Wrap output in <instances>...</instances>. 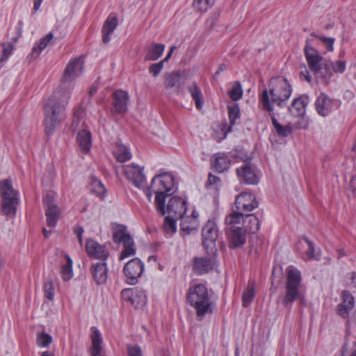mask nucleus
Here are the masks:
<instances>
[{"label":"nucleus","mask_w":356,"mask_h":356,"mask_svg":"<svg viewBox=\"0 0 356 356\" xmlns=\"http://www.w3.org/2000/svg\"><path fill=\"white\" fill-rule=\"evenodd\" d=\"M70 98V92L59 90L44 101V124L46 134H53L56 127L65 118V108Z\"/></svg>","instance_id":"nucleus-2"},{"label":"nucleus","mask_w":356,"mask_h":356,"mask_svg":"<svg viewBox=\"0 0 356 356\" xmlns=\"http://www.w3.org/2000/svg\"><path fill=\"white\" fill-rule=\"evenodd\" d=\"M66 263L60 267V273L63 281H69L73 277V261L68 254H65Z\"/></svg>","instance_id":"nucleus-32"},{"label":"nucleus","mask_w":356,"mask_h":356,"mask_svg":"<svg viewBox=\"0 0 356 356\" xmlns=\"http://www.w3.org/2000/svg\"><path fill=\"white\" fill-rule=\"evenodd\" d=\"M311 35L319 40L323 45L326 48L327 51L332 52L334 51V44L335 42L334 38L326 37L324 35L316 34L314 33H312Z\"/></svg>","instance_id":"nucleus-42"},{"label":"nucleus","mask_w":356,"mask_h":356,"mask_svg":"<svg viewBox=\"0 0 356 356\" xmlns=\"http://www.w3.org/2000/svg\"><path fill=\"white\" fill-rule=\"evenodd\" d=\"M122 299L130 302L135 307L144 305L147 301V296L145 291L138 288L123 289L121 292Z\"/></svg>","instance_id":"nucleus-15"},{"label":"nucleus","mask_w":356,"mask_h":356,"mask_svg":"<svg viewBox=\"0 0 356 356\" xmlns=\"http://www.w3.org/2000/svg\"><path fill=\"white\" fill-rule=\"evenodd\" d=\"M83 228L80 226H76L74 229V232L76 235L79 243L80 245H83Z\"/></svg>","instance_id":"nucleus-58"},{"label":"nucleus","mask_w":356,"mask_h":356,"mask_svg":"<svg viewBox=\"0 0 356 356\" xmlns=\"http://www.w3.org/2000/svg\"><path fill=\"white\" fill-rule=\"evenodd\" d=\"M83 60L82 58H76L71 60L66 66L62 81L63 83L71 82L78 78L83 72Z\"/></svg>","instance_id":"nucleus-14"},{"label":"nucleus","mask_w":356,"mask_h":356,"mask_svg":"<svg viewBox=\"0 0 356 356\" xmlns=\"http://www.w3.org/2000/svg\"><path fill=\"white\" fill-rule=\"evenodd\" d=\"M44 296L49 301H53L55 295V288L52 280H47L42 286Z\"/></svg>","instance_id":"nucleus-46"},{"label":"nucleus","mask_w":356,"mask_h":356,"mask_svg":"<svg viewBox=\"0 0 356 356\" xmlns=\"http://www.w3.org/2000/svg\"><path fill=\"white\" fill-rule=\"evenodd\" d=\"M336 104L337 102L325 93H321L315 101L316 110L323 117L329 115L337 107Z\"/></svg>","instance_id":"nucleus-18"},{"label":"nucleus","mask_w":356,"mask_h":356,"mask_svg":"<svg viewBox=\"0 0 356 356\" xmlns=\"http://www.w3.org/2000/svg\"><path fill=\"white\" fill-rule=\"evenodd\" d=\"M309 102V97L306 95H302L293 100L289 107V111L295 116H303Z\"/></svg>","instance_id":"nucleus-24"},{"label":"nucleus","mask_w":356,"mask_h":356,"mask_svg":"<svg viewBox=\"0 0 356 356\" xmlns=\"http://www.w3.org/2000/svg\"><path fill=\"white\" fill-rule=\"evenodd\" d=\"M355 305L354 298L348 291L342 292V302L337 307V313L343 318H347Z\"/></svg>","instance_id":"nucleus-23"},{"label":"nucleus","mask_w":356,"mask_h":356,"mask_svg":"<svg viewBox=\"0 0 356 356\" xmlns=\"http://www.w3.org/2000/svg\"><path fill=\"white\" fill-rule=\"evenodd\" d=\"M165 44L153 43L152 47L148 50L145 56V60H156L163 54L165 50Z\"/></svg>","instance_id":"nucleus-33"},{"label":"nucleus","mask_w":356,"mask_h":356,"mask_svg":"<svg viewBox=\"0 0 356 356\" xmlns=\"http://www.w3.org/2000/svg\"><path fill=\"white\" fill-rule=\"evenodd\" d=\"M255 296V287L253 282H249L242 295V304L244 307H248Z\"/></svg>","instance_id":"nucleus-34"},{"label":"nucleus","mask_w":356,"mask_h":356,"mask_svg":"<svg viewBox=\"0 0 356 356\" xmlns=\"http://www.w3.org/2000/svg\"><path fill=\"white\" fill-rule=\"evenodd\" d=\"M113 229V238L115 243H123L128 238H132L128 233L127 227L123 225H115Z\"/></svg>","instance_id":"nucleus-31"},{"label":"nucleus","mask_w":356,"mask_h":356,"mask_svg":"<svg viewBox=\"0 0 356 356\" xmlns=\"http://www.w3.org/2000/svg\"><path fill=\"white\" fill-rule=\"evenodd\" d=\"M228 111L230 124L234 125L241 115L239 106L237 104L229 106Z\"/></svg>","instance_id":"nucleus-50"},{"label":"nucleus","mask_w":356,"mask_h":356,"mask_svg":"<svg viewBox=\"0 0 356 356\" xmlns=\"http://www.w3.org/2000/svg\"><path fill=\"white\" fill-rule=\"evenodd\" d=\"M302 70L300 72V77L302 80H305L308 83H310L312 80V76L310 75L305 64L300 65Z\"/></svg>","instance_id":"nucleus-55"},{"label":"nucleus","mask_w":356,"mask_h":356,"mask_svg":"<svg viewBox=\"0 0 356 356\" xmlns=\"http://www.w3.org/2000/svg\"><path fill=\"white\" fill-rule=\"evenodd\" d=\"M180 81L179 74L177 72L166 73L164 75V85L167 89L175 87Z\"/></svg>","instance_id":"nucleus-39"},{"label":"nucleus","mask_w":356,"mask_h":356,"mask_svg":"<svg viewBox=\"0 0 356 356\" xmlns=\"http://www.w3.org/2000/svg\"><path fill=\"white\" fill-rule=\"evenodd\" d=\"M163 228L166 233L173 234L177 230V222L174 216H168L164 219Z\"/></svg>","instance_id":"nucleus-47"},{"label":"nucleus","mask_w":356,"mask_h":356,"mask_svg":"<svg viewBox=\"0 0 356 356\" xmlns=\"http://www.w3.org/2000/svg\"><path fill=\"white\" fill-rule=\"evenodd\" d=\"M0 195L1 197V209L6 216H15L17 207L19 202V192L14 190L12 181L6 179L0 182Z\"/></svg>","instance_id":"nucleus-7"},{"label":"nucleus","mask_w":356,"mask_h":356,"mask_svg":"<svg viewBox=\"0 0 356 356\" xmlns=\"http://www.w3.org/2000/svg\"><path fill=\"white\" fill-rule=\"evenodd\" d=\"M76 141L82 153L88 154L92 145L91 133L87 129H83L77 134Z\"/></svg>","instance_id":"nucleus-28"},{"label":"nucleus","mask_w":356,"mask_h":356,"mask_svg":"<svg viewBox=\"0 0 356 356\" xmlns=\"http://www.w3.org/2000/svg\"><path fill=\"white\" fill-rule=\"evenodd\" d=\"M113 152L116 160L119 162H126L132 157L130 149L122 143H117Z\"/></svg>","instance_id":"nucleus-30"},{"label":"nucleus","mask_w":356,"mask_h":356,"mask_svg":"<svg viewBox=\"0 0 356 356\" xmlns=\"http://www.w3.org/2000/svg\"><path fill=\"white\" fill-rule=\"evenodd\" d=\"M45 208L47 224L50 227H55L61 213L60 209L55 203V195L47 194L43 197Z\"/></svg>","instance_id":"nucleus-9"},{"label":"nucleus","mask_w":356,"mask_h":356,"mask_svg":"<svg viewBox=\"0 0 356 356\" xmlns=\"http://www.w3.org/2000/svg\"><path fill=\"white\" fill-rule=\"evenodd\" d=\"M90 273L96 284H104L107 281L108 274L106 261L92 264L90 266Z\"/></svg>","instance_id":"nucleus-21"},{"label":"nucleus","mask_w":356,"mask_h":356,"mask_svg":"<svg viewBox=\"0 0 356 356\" xmlns=\"http://www.w3.org/2000/svg\"><path fill=\"white\" fill-rule=\"evenodd\" d=\"M292 86L283 76L270 79L266 88L259 95V103L261 108L270 115L274 113V106H284L292 93Z\"/></svg>","instance_id":"nucleus-1"},{"label":"nucleus","mask_w":356,"mask_h":356,"mask_svg":"<svg viewBox=\"0 0 356 356\" xmlns=\"http://www.w3.org/2000/svg\"><path fill=\"white\" fill-rule=\"evenodd\" d=\"M43 0H34L33 10L37 11L39 10Z\"/></svg>","instance_id":"nucleus-61"},{"label":"nucleus","mask_w":356,"mask_h":356,"mask_svg":"<svg viewBox=\"0 0 356 356\" xmlns=\"http://www.w3.org/2000/svg\"><path fill=\"white\" fill-rule=\"evenodd\" d=\"M188 91L195 102L197 109H200L202 106L203 98L201 90L197 86L196 83H193L188 88Z\"/></svg>","instance_id":"nucleus-36"},{"label":"nucleus","mask_w":356,"mask_h":356,"mask_svg":"<svg viewBox=\"0 0 356 356\" xmlns=\"http://www.w3.org/2000/svg\"><path fill=\"white\" fill-rule=\"evenodd\" d=\"M304 53L307 65L318 81L322 84L328 85L332 77V70L329 68V60L323 58L309 42L304 47Z\"/></svg>","instance_id":"nucleus-4"},{"label":"nucleus","mask_w":356,"mask_h":356,"mask_svg":"<svg viewBox=\"0 0 356 356\" xmlns=\"http://www.w3.org/2000/svg\"><path fill=\"white\" fill-rule=\"evenodd\" d=\"M177 186L174 176L170 172H163L156 175L151 181L150 186L145 188V194L149 202L152 194H155L154 204L156 211L161 216L165 214V199L176 192Z\"/></svg>","instance_id":"nucleus-3"},{"label":"nucleus","mask_w":356,"mask_h":356,"mask_svg":"<svg viewBox=\"0 0 356 356\" xmlns=\"http://www.w3.org/2000/svg\"><path fill=\"white\" fill-rule=\"evenodd\" d=\"M273 125L276 131L278 136L282 137H286L292 132V128L291 125L287 124L282 126L280 124L274 116V113L270 115Z\"/></svg>","instance_id":"nucleus-38"},{"label":"nucleus","mask_w":356,"mask_h":356,"mask_svg":"<svg viewBox=\"0 0 356 356\" xmlns=\"http://www.w3.org/2000/svg\"><path fill=\"white\" fill-rule=\"evenodd\" d=\"M163 66L164 63L162 60L153 63L149 67V72L154 77H157L163 69Z\"/></svg>","instance_id":"nucleus-53"},{"label":"nucleus","mask_w":356,"mask_h":356,"mask_svg":"<svg viewBox=\"0 0 356 356\" xmlns=\"http://www.w3.org/2000/svg\"><path fill=\"white\" fill-rule=\"evenodd\" d=\"M307 245V250L306 251V256L309 260H318L320 259V254L316 251L314 243L309 240L307 237L302 238Z\"/></svg>","instance_id":"nucleus-44"},{"label":"nucleus","mask_w":356,"mask_h":356,"mask_svg":"<svg viewBox=\"0 0 356 356\" xmlns=\"http://www.w3.org/2000/svg\"><path fill=\"white\" fill-rule=\"evenodd\" d=\"M245 223L247 221L248 224H245V228L246 231L251 232H255L259 229V222L258 218L252 215H245Z\"/></svg>","instance_id":"nucleus-43"},{"label":"nucleus","mask_w":356,"mask_h":356,"mask_svg":"<svg viewBox=\"0 0 356 356\" xmlns=\"http://www.w3.org/2000/svg\"><path fill=\"white\" fill-rule=\"evenodd\" d=\"M1 47L3 49V53L0 57V62H3L8 60V58L11 56L14 49V45L11 42H3L1 44Z\"/></svg>","instance_id":"nucleus-51"},{"label":"nucleus","mask_w":356,"mask_h":356,"mask_svg":"<svg viewBox=\"0 0 356 356\" xmlns=\"http://www.w3.org/2000/svg\"><path fill=\"white\" fill-rule=\"evenodd\" d=\"M349 189L350 190L353 196L356 197V175H354L350 181Z\"/></svg>","instance_id":"nucleus-59"},{"label":"nucleus","mask_w":356,"mask_h":356,"mask_svg":"<svg viewBox=\"0 0 356 356\" xmlns=\"http://www.w3.org/2000/svg\"><path fill=\"white\" fill-rule=\"evenodd\" d=\"M86 252L88 257L106 261L109 257L106 246L93 239H88L86 243Z\"/></svg>","instance_id":"nucleus-13"},{"label":"nucleus","mask_w":356,"mask_h":356,"mask_svg":"<svg viewBox=\"0 0 356 356\" xmlns=\"http://www.w3.org/2000/svg\"><path fill=\"white\" fill-rule=\"evenodd\" d=\"M218 235L217 224L214 220H208L202 229V245L207 250L215 245Z\"/></svg>","instance_id":"nucleus-12"},{"label":"nucleus","mask_w":356,"mask_h":356,"mask_svg":"<svg viewBox=\"0 0 356 356\" xmlns=\"http://www.w3.org/2000/svg\"><path fill=\"white\" fill-rule=\"evenodd\" d=\"M123 172L127 179L138 188H144L146 185V177L143 168L136 163H131L123 167Z\"/></svg>","instance_id":"nucleus-10"},{"label":"nucleus","mask_w":356,"mask_h":356,"mask_svg":"<svg viewBox=\"0 0 356 356\" xmlns=\"http://www.w3.org/2000/svg\"><path fill=\"white\" fill-rule=\"evenodd\" d=\"M351 283L353 286L356 288V273H351Z\"/></svg>","instance_id":"nucleus-62"},{"label":"nucleus","mask_w":356,"mask_h":356,"mask_svg":"<svg viewBox=\"0 0 356 356\" xmlns=\"http://www.w3.org/2000/svg\"><path fill=\"white\" fill-rule=\"evenodd\" d=\"M156 356H170L168 351L161 350L156 353Z\"/></svg>","instance_id":"nucleus-64"},{"label":"nucleus","mask_w":356,"mask_h":356,"mask_svg":"<svg viewBox=\"0 0 356 356\" xmlns=\"http://www.w3.org/2000/svg\"><path fill=\"white\" fill-rule=\"evenodd\" d=\"M228 94L233 101H238L240 99L243 95L241 84L238 81L235 82Z\"/></svg>","instance_id":"nucleus-48"},{"label":"nucleus","mask_w":356,"mask_h":356,"mask_svg":"<svg viewBox=\"0 0 356 356\" xmlns=\"http://www.w3.org/2000/svg\"><path fill=\"white\" fill-rule=\"evenodd\" d=\"M227 69V67L225 65L222 64V65H220L218 69V70L216 71V74H220V72L226 70Z\"/></svg>","instance_id":"nucleus-63"},{"label":"nucleus","mask_w":356,"mask_h":356,"mask_svg":"<svg viewBox=\"0 0 356 356\" xmlns=\"http://www.w3.org/2000/svg\"><path fill=\"white\" fill-rule=\"evenodd\" d=\"M129 94L127 91L119 90L113 93V103L111 112L113 114L124 113L127 109Z\"/></svg>","instance_id":"nucleus-22"},{"label":"nucleus","mask_w":356,"mask_h":356,"mask_svg":"<svg viewBox=\"0 0 356 356\" xmlns=\"http://www.w3.org/2000/svg\"><path fill=\"white\" fill-rule=\"evenodd\" d=\"M236 174L241 181L247 184H257L259 179L250 162H244L236 169Z\"/></svg>","instance_id":"nucleus-20"},{"label":"nucleus","mask_w":356,"mask_h":356,"mask_svg":"<svg viewBox=\"0 0 356 356\" xmlns=\"http://www.w3.org/2000/svg\"><path fill=\"white\" fill-rule=\"evenodd\" d=\"M136 251L134 248V241L132 238H128L123 243V250H122L119 259L124 260L129 257L135 255Z\"/></svg>","instance_id":"nucleus-35"},{"label":"nucleus","mask_w":356,"mask_h":356,"mask_svg":"<svg viewBox=\"0 0 356 356\" xmlns=\"http://www.w3.org/2000/svg\"><path fill=\"white\" fill-rule=\"evenodd\" d=\"M236 207L239 212H250L258 207L255 196L251 193L243 192L235 200Z\"/></svg>","instance_id":"nucleus-17"},{"label":"nucleus","mask_w":356,"mask_h":356,"mask_svg":"<svg viewBox=\"0 0 356 356\" xmlns=\"http://www.w3.org/2000/svg\"><path fill=\"white\" fill-rule=\"evenodd\" d=\"M118 25V19L115 16H108L102 27L103 42L108 43L111 40V35L113 33Z\"/></svg>","instance_id":"nucleus-29"},{"label":"nucleus","mask_w":356,"mask_h":356,"mask_svg":"<svg viewBox=\"0 0 356 356\" xmlns=\"http://www.w3.org/2000/svg\"><path fill=\"white\" fill-rule=\"evenodd\" d=\"M214 3V0H194L193 6L200 12L207 11Z\"/></svg>","instance_id":"nucleus-49"},{"label":"nucleus","mask_w":356,"mask_h":356,"mask_svg":"<svg viewBox=\"0 0 356 356\" xmlns=\"http://www.w3.org/2000/svg\"><path fill=\"white\" fill-rule=\"evenodd\" d=\"M305 289L302 284L301 272L296 267L289 266L286 269L285 293L282 303L285 306H291L298 299L301 302L304 299Z\"/></svg>","instance_id":"nucleus-5"},{"label":"nucleus","mask_w":356,"mask_h":356,"mask_svg":"<svg viewBox=\"0 0 356 356\" xmlns=\"http://www.w3.org/2000/svg\"><path fill=\"white\" fill-rule=\"evenodd\" d=\"M176 49V47L175 46H172L169 50V51L168 52L166 56L165 57V58L163 60H162V61L163 63L165 62H167L172 56L173 52H174V50Z\"/></svg>","instance_id":"nucleus-60"},{"label":"nucleus","mask_w":356,"mask_h":356,"mask_svg":"<svg viewBox=\"0 0 356 356\" xmlns=\"http://www.w3.org/2000/svg\"><path fill=\"white\" fill-rule=\"evenodd\" d=\"M245 215L238 211H234L225 218L228 230L245 229Z\"/></svg>","instance_id":"nucleus-25"},{"label":"nucleus","mask_w":356,"mask_h":356,"mask_svg":"<svg viewBox=\"0 0 356 356\" xmlns=\"http://www.w3.org/2000/svg\"><path fill=\"white\" fill-rule=\"evenodd\" d=\"M246 229H238L228 231L230 247L238 248L245 244L246 241Z\"/></svg>","instance_id":"nucleus-27"},{"label":"nucleus","mask_w":356,"mask_h":356,"mask_svg":"<svg viewBox=\"0 0 356 356\" xmlns=\"http://www.w3.org/2000/svg\"><path fill=\"white\" fill-rule=\"evenodd\" d=\"M188 211V200L186 197L172 196L170 198L165 207V213L176 218L183 216Z\"/></svg>","instance_id":"nucleus-11"},{"label":"nucleus","mask_w":356,"mask_h":356,"mask_svg":"<svg viewBox=\"0 0 356 356\" xmlns=\"http://www.w3.org/2000/svg\"><path fill=\"white\" fill-rule=\"evenodd\" d=\"M219 18L220 13L218 12L214 13L213 15H211L207 20L206 23L207 27H209V29H213L218 22Z\"/></svg>","instance_id":"nucleus-56"},{"label":"nucleus","mask_w":356,"mask_h":356,"mask_svg":"<svg viewBox=\"0 0 356 356\" xmlns=\"http://www.w3.org/2000/svg\"><path fill=\"white\" fill-rule=\"evenodd\" d=\"M90 188L92 192L99 197L103 196L106 193V188L104 184L95 177L91 178Z\"/></svg>","instance_id":"nucleus-41"},{"label":"nucleus","mask_w":356,"mask_h":356,"mask_svg":"<svg viewBox=\"0 0 356 356\" xmlns=\"http://www.w3.org/2000/svg\"><path fill=\"white\" fill-rule=\"evenodd\" d=\"M230 163L229 156L224 153L218 152L212 156L211 165L219 172L226 171L229 168Z\"/></svg>","instance_id":"nucleus-26"},{"label":"nucleus","mask_w":356,"mask_h":356,"mask_svg":"<svg viewBox=\"0 0 356 356\" xmlns=\"http://www.w3.org/2000/svg\"><path fill=\"white\" fill-rule=\"evenodd\" d=\"M52 341L53 338L50 334L44 332L37 333L36 344L38 347L47 348L52 343Z\"/></svg>","instance_id":"nucleus-40"},{"label":"nucleus","mask_w":356,"mask_h":356,"mask_svg":"<svg viewBox=\"0 0 356 356\" xmlns=\"http://www.w3.org/2000/svg\"><path fill=\"white\" fill-rule=\"evenodd\" d=\"M187 299L190 305L195 309L199 318L212 312V304L208 289L204 284H197L191 286Z\"/></svg>","instance_id":"nucleus-6"},{"label":"nucleus","mask_w":356,"mask_h":356,"mask_svg":"<svg viewBox=\"0 0 356 356\" xmlns=\"http://www.w3.org/2000/svg\"><path fill=\"white\" fill-rule=\"evenodd\" d=\"M181 220L180 227L181 232L183 234H190L193 232L196 231L199 227V213L195 208L192 209L190 215L183 214V216L179 218Z\"/></svg>","instance_id":"nucleus-16"},{"label":"nucleus","mask_w":356,"mask_h":356,"mask_svg":"<svg viewBox=\"0 0 356 356\" xmlns=\"http://www.w3.org/2000/svg\"><path fill=\"white\" fill-rule=\"evenodd\" d=\"M216 262L213 256H202L193 259V268L195 273L203 275L209 273L216 266Z\"/></svg>","instance_id":"nucleus-19"},{"label":"nucleus","mask_w":356,"mask_h":356,"mask_svg":"<svg viewBox=\"0 0 356 356\" xmlns=\"http://www.w3.org/2000/svg\"><path fill=\"white\" fill-rule=\"evenodd\" d=\"M144 268V263L138 258L129 261L123 268L127 283L131 285L136 284L138 278L142 276Z\"/></svg>","instance_id":"nucleus-8"},{"label":"nucleus","mask_w":356,"mask_h":356,"mask_svg":"<svg viewBox=\"0 0 356 356\" xmlns=\"http://www.w3.org/2000/svg\"><path fill=\"white\" fill-rule=\"evenodd\" d=\"M53 38V33H49L47 35L42 38L38 43L33 46L32 49V53L35 54L37 56H39L41 52L50 44Z\"/></svg>","instance_id":"nucleus-37"},{"label":"nucleus","mask_w":356,"mask_h":356,"mask_svg":"<svg viewBox=\"0 0 356 356\" xmlns=\"http://www.w3.org/2000/svg\"><path fill=\"white\" fill-rule=\"evenodd\" d=\"M220 179L212 174L209 175L208 177V184L210 186V187H213L214 189L218 190L219 187L220 186Z\"/></svg>","instance_id":"nucleus-54"},{"label":"nucleus","mask_w":356,"mask_h":356,"mask_svg":"<svg viewBox=\"0 0 356 356\" xmlns=\"http://www.w3.org/2000/svg\"><path fill=\"white\" fill-rule=\"evenodd\" d=\"M127 351L129 356H143L141 349L138 346H127Z\"/></svg>","instance_id":"nucleus-57"},{"label":"nucleus","mask_w":356,"mask_h":356,"mask_svg":"<svg viewBox=\"0 0 356 356\" xmlns=\"http://www.w3.org/2000/svg\"><path fill=\"white\" fill-rule=\"evenodd\" d=\"M83 115H84L83 111L81 108H79L74 111V119H73V121L72 123V127L74 129H77L79 127L81 123L82 124H84V122L83 121Z\"/></svg>","instance_id":"nucleus-52"},{"label":"nucleus","mask_w":356,"mask_h":356,"mask_svg":"<svg viewBox=\"0 0 356 356\" xmlns=\"http://www.w3.org/2000/svg\"><path fill=\"white\" fill-rule=\"evenodd\" d=\"M329 68L332 70V73L343 74L346 69V62L343 60H329Z\"/></svg>","instance_id":"nucleus-45"}]
</instances>
